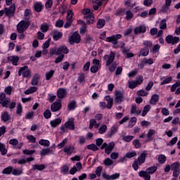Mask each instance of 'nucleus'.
I'll return each instance as SVG.
<instances>
[{
	"label": "nucleus",
	"instance_id": "1",
	"mask_svg": "<svg viewBox=\"0 0 180 180\" xmlns=\"http://www.w3.org/2000/svg\"><path fill=\"white\" fill-rule=\"evenodd\" d=\"M121 37L122 34H117L115 35H112L111 37H107L105 41L112 43L113 49H121L122 53L126 55L127 58H131V57H134V54H133V53H129L130 49L124 47V46H126L124 42L120 41L117 43V40H119Z\"/></svg>",
	"mask_w": 180,
	"mask_h": 180
},
{
	"label": "nucleus",
	"instance_id": "2",
	"mask_svg": "<svg viewBox=\"0 0 180 180\" xmlns=\"http://www.w3.org/2000/svg\"><path fill=\"white\" fill-rule=\"evenodd\" d=\"M147 158V151L144 150L136 160H135L132 164V168L134 171H139L140 165H143L146 162Z\"/></svg>",
	"mask_w": 180,
	"mask_h": 180
},
{
	"label": "nucleus",
	"instance_id": "3",
	"mask_svg": "<svg viewBox=\"0 0 180 180\" xmlns=\"http://www.w3.org/2000/svg\"><path fill=\"white\" fill-rule=\"evenodd\" d=\"M158 167L157 166H152L148 167L146 171H141L139 172V176L141 178H143L145 180H150L151 176H150V174H154L155 171H157Z\"/></svg>",
	"mask_w": 180,
	"mask_h": 180
},
{
	"label": "nucleus",
	"instance_id": "4",
	"mask_svg": "<svg viewBox=\"0 0 180 180\" xmlns=\"http://www.w3.org/2000/svg\"><path fill=\"white\" fill-rule=\"evenodd\" d=\"M30 22L27 20H21L17 25V30L18 33H22L29 27Z\"/></svg>",
	"mask_w": 180,
	"mask_h": 180
},
{
	"label": "nucleus",
	"instance_id": "5",
	"mask_svg": "<svg viewBox=\"0 0 180 180\" xmlns=\"http://www.w3.org/2000/svg\"><path fill=\"white\" fill-rule=\"evenodd\" d=\"M105 148V154H110L112 151L113 150V148H115V143L113 142H110L108 144L106 143H103L101 146V150H103Z\"/></svg>",
	"mask_w": 180,
	"mask_h": 180
},
{
	"label": "nucleus",
	"instance_id": "6",
	"mask_svg": "<svg viewBox=\"0 0 180 180\" xmlns=\"http://www.w3.org/2000/svg\"><path fill=\"white\" fill-rule=\"evenodd\" d=\"M142 82H143V76H139L136 78V81H129L128 82L129 88H130V89H134V88H136L137 85L141 84Z\"/></svg>",
	"mask_w": 180,
	"mask_h": 180
},
{
	"label": "nucleus",
	"instance_id": "7",
	"mask_svg": "<svg viewBox=\"0 0 180 180\" xmlns=\"http://www.w3.org/2000/svg\"><path fill=\"white\" fill-rule=\"evenodd\" d=\"M81 41V35L77 32H74L73 34L69 38L70 44H78Z\"/></svg>",
	"mask_w": 180,
	"mask_h": 180
},
{
	"label": "nucleus",
	"instance_id": "8",
	"mask_svg": "<svg viewBox=\"0 0 180 180\" xmlns=\"http://www.w3.org/2000/svg\"><path fill=\"white\" fill-rule=\"evenodd\" d=\"M9 102H11V100L6 98V94H5V93H1L0 105H1L3 108H8V103H9Z\"/></svg>",
	"mask_w": 180,
	"mask_h": 180
},
{
	"label": "nucleus",
	"instance_id": "9",
	"mask_svg": "<svg viewBox=\"0 0 180 180\" xmlns=\"http://www.w3.org/2000/svg\"><path fill=\"white\" fill-rule=\"evenodd\" d=\"M18 75H22L25 78H29L30 77V70H29L27 66H24L21 68L18 71Z\"/></svg>",
	"mask_w": 180,
	"mask_h": 180
},
{
	"label": "nucleus",
	"instance_id": "10",
	"mask_svg": "<svg viewBox=\"0 0 180 180\" xmlns=\"http://www.w3.org/2000/svg\"><path fill=\"white\" fill-rule=\"evenodd\" d=\"M103 58L106 61L107 67H109V65H110V64L112 63L113 60H115V52L111 51L110 55L104 56Z\"/></svg>",
	"mask_w": 180,
	"mask_h": 180
},
{
	"label": "nucleus",
	"instance_id": "11",
	"mask_svg": "<svg viewBox=\"0 0 180 180\" xmlns=\"http://www.w3.org/2000/svg\"><path fill=\"white\" fill-rule=\"evenodd\" d=\"M115 102L116 103H122L123 101V94L120 91H115Z\"/></svg>",
	"mask_w": 180,
	"mask_h": 180
},
{
	"label": "nucleus",
	"instance_id": "12",
	"mask_svg": "<svg viewBox=\"0 0 180 180\" xmlns=\"http://www.w3.org/2000/svg\"><path fill=\"white\" fill-rule=\"evenodd\" d=\"M65 127L69 129V130H74L75 126L74 125V118H69L65 123Z\"/></svg>",
	"mask_w": 180,
	"mask_h": 180
},
{
	"label": "nucleus",
	"instance_id": "13",
	"mask_svg": "<svg viewBox=\"0 0 180 180\" xmlns=\"http://www.w3.org/2000/svg\"><path fill=\"white\" fill-rule=\"evenodd\" d=\"M57 96L59 99H64L67 96V90L64 88H59L57 90Z\"/></svg>",
	"mask_w": 180,
	"mask_h": 180
},
{
	"label": "nucleus",
	"instance_id": "14",
	"mask_svg": "<svg viewBox=\"0 0 180 180\" xmlns=\"http://www.w3.org/2000/svg\"><path fill=\"white\" fill-rule=\"evenodd\" d=\"M136 155L137 153L136 151L128 152L126 153L125 157L120 159V162H123L126 158H134V157H136Z\"/></svg>",
	"mask_w": 180,
	"mask_h": 180
},
{
	"label": "nucleus",
	"instance_id": "15",
	"mask_svg": "<svg viewBox=\"0 0 180 180\" xmlns=\"http://www.w3.org/2000/svg\"><path fill=\"white\" fill-rule=\"evenodd\" d=\"M62 106L61 102H55L51 104V112H58V110L61 109Z\"/></svg>",
	"mask_w": 180,
	"mask_h": 180
},
{
	"label": "nucleus",
	"instance_id": "16",
	"mask_svg": "<svg viewBox=\"0 0 180 180\" xmlns=\"http://www.w3.org/2000/svg\"><path fill=\"white\" fill-rule=\"evenodd\" d=\"M1 119L2 122L6 123V122H9V120H11V115H9V112L6 111L2 112L1 114Z\"/></svg>",
	"mask_w": 180,
	"mask_h": 180
},
{
	"label": "nucleus",
	"instance_id": "17",
	"mask_svg": "<svg viewBox=\"0 0 180 180\" xmlns=\"http://www.w3.org/2000/svg\"><path fill=\"white\" fill-rule=\"evenodd\" d=\"M87 25H92L94 22H95V16L94 15L93 13H91L88 15L84 16Z\"/></svg>",
	"mask_w": 180,
	"mask_h": 180
},
{
	"label": "nucleus",
	"instance_id": "18",
	"mask_svg": "<svg viewBox=\"0 0 180 180\" xmlns=\"http://www.w3.org/2000/svg\"><path fill=\"white\" fill-rule=\"evenodd\" d=\"M147 29L146 28V26L144 25H140L136 27L134 32L136 34H140V33H146Z\"/></svg>",
	"mask_w": 180,
	"mask_h": 180
},
{
	"label": "nucleus",
	"instance_id": "19",
	"mask_svg": "<svg viewBox=\"0 0 180 180\" xmlns=\"http://www.w3.org/2000/svg\"><path fill=\"white\" fill-rule=\"evenodd\" d=\"M53 38V40L57 41V40H60L63 37V32L58 31V30H53L52 32Z\"/></svg>",
	"mask_w": 180,
	"mask_h": 180
},
{
	"label": "nucleus",
	"instance_id": "20",
	"mask_svg": "<svg viewBox=\"0 0 180 180\" xmlns=\"http://www.w3.org/2000/svg\"><path fill=\"white\" fill-rule=\"evenodd\" d=\"M105 4V5H106V2H108L107 0H96L95 1V4L93 6V8L94 9V11H98V9H99V7L102 6V4Z\"/></svg>",
	"mask_w": 180,
	"mask_h": 180
},
{
	"label": "nucleus",
	"instance_id": "21",
	"mask_svg": "<svg viewBox=\"0 0 180 180\" xmlns=\"http://www.w3.org/2000/svg\"><path fill=\"white\" fill-rule=\"evenodd\" d=\"M15 5H11L9 8H5L4 12L7 16H12L15 13Z\"/></svg>",
	"mask_w": 180,
	"mask_h": 180
},
{
	"label": "nucleus",
	"instance_id": "22",
	"mask_svg": "<svg viewBox=\"0 0 180 180\" xmlns=\"http://www.w3.org/2000/svg\"><path fill=\"white\" fill-rule=\"evenodd\" d=\"M74 146L72 145H69V146H66L64 148V153H65L66 154H68V155H71V154H72V153H74Z\"/></svg>",
	"mask_w": 180,
	"mask_h": 180
},
{
	"label": "nucleus",
	"instance_id": "23",
	"mask_svg": "<svg viewBox=\"0 0 180 180\" xmlns=\"http://www.w3.org/2000/svg\"><path fill=\"white\" fill-rule=\"evenodd\" d=\"M50 124L51 127H57V126H59L61 124V119L60 118H57L55 120H53L50 122Z\"/></svg>",
	"mask_w": 180,
	"mask_h": 180
},
{
	"label": "nucleus",
	"instance_id": "24",
	"mask_svg": "<svg viewBox=\"0 0 180 180\" xmlns=\"http://www.w3.org/2000/svg\"><path fill=\"white\" fill-rule=\"evenodd\" d=\"M9 61L12 63L13 65H18V61H19V56H11L8 57Z\"/></svg>",
	"mask_w": 180,
	"mask_h": 180
},
{
	"label": "nucleus",
	"instance_id": "25",
	"mask_svg": "<svg viewBox=\"0 0 180 180\" xmlns=\"http://www.w3.org/2000/svg\"><path fill=\"white\" fill-rule=\"evenodd\" d=\"M43 4L40 2H36L34 4V9L36 12H41V9H43Z\"/></svg>",
	"mask_w": 180,
	"mask_h": 180
},
{
	"label": "nucleus",
	"instance_id": "26",
	"mask_svg": "<svg viewBox=\"0 0 180 180\" xmlns=\"http://www.w3.org/2000/svg\"><path fill=\"white\" fill-rule=\"evenodd\" d=\"M153 63H154V61L151 58H150V59L144 58L142 60V62L140 65V67H141V68H143V67H144V65H146V64H149L150 65H151V64H153Z\"/></svg>",
	"mask_w": 180,
	"mask_h": 180
},
{
	"label": "nucleus",
	"instance_id": "27",
	"mask_svg": "<svg viewBox=\"0 0 180 180\" xmlns=\"http://www.w3.org/2000/svg\"><path fill=\"white\" fill-rule=\"evenodd\" d=\"M119 129V125L115 124L113 125L109 132V136L111 137V136H113V134H116L117 132V130Z\"/></svg>",
	"mask_w": 180,
	"mask_h": 180
},
{
	"label": "nucleus",
	"instance_id": "28",
	"mask_svg": "<svg viewBox=\"0 0 180 180\" xmlns=\"http://www.w3.org/2000/svg\"><path fill=\"white\" fill-rule=\"evenodd\" d=\"M49 154H53V150H51L50 148H44L40 151V155L41 157L49 155Z\"/></svg>",
	"mask_w": 180,
	"mask_h": 180
},
{
	"label": "nucleus",
	"instance_id": "29",
	"mask_svg": "<svg viewBox=\"0 0 180 180\" xmlns=\"http://www.w3.org/2000/svg\"><path fill=\"white\" fill-rule=\"evenodd\" d=\"M51 56H58L60 54H61V49H60V48L56 49V48H53L50 50L49 51Z\"/></svg>",
	"mask_w": 180,
	"mask_h": 180
},
{
	"label": "nucleus",
	"instance_id": "30",
	"mask_svg": "<svg viewBox=\"0 0 180 180\" xmlns=\"http://www.w3.org/2000/svg\"><path fill=\"white\" fill-rule=\"evenodd\" d=\"M22 113H23V107H22V104L18 103L16 106V115L18 116H22Z\"/></svg>",
	"mask_w": 180,
	"mask_h": 180
},
{
	"label": "nucleus",
	"instance_id": "31",
	"mask_svg": "<svg viewBox=\"0 0 180 180\" xmlns=\"http://www.w3.org/2000/svg\"><path fill=\"white\" fill-rule=\"evenodd\" d=\"M13 171V167L12 166H9L8 167H6L2 171V174H4L5 175H11Z\"/></svg>",
	"mask_w": 180,
	"mask_h": 180
},
{
	"label": "nucleus",
	"instance_id": "32",
	"mask_svg": "<svg viewBox=\"0 0 180 180\" xmlns=\"http://www.w3.org/2000/svg\"><path fill=\"white\" fill-rule=\"evenodd\" d=\"M53 75H54V70H51L45 73V77L46 81H50L51 79L53 78Z\"/></svg>",
	"mask_w": 180,
	"mask_h": 180
},
{
	"label": "nucleus",
	"instance_id": "33",
	"mask_svg": "<svg viewBox=\"0 0 180 180\" xmlns=\"http://www.w3.org/2000/svg\"><path fill=\"white\" fill-rule=\"evenodd\" d=\"M131 113L134 115H140L141 113V110L136 108V105H132L131 108Z\"/></svg>",
	"mask_w": 180,
	"mask_h": 180
},
{
	"label": "nucleus",
	"instance_id": "34",
	"mask_svg": "<svg viewBox=\"0 0 180 180\" xmlns=\"http://www.w3.org/2000/svg\"><path fill=\"white\" fill-rule=\"evenodd\" d=\"M171 82H172V77L169 76L168 77L165 78L161 82H160V85H165V84H170Z\"/></svg>",
	"mask_w": 180,
	"mask_h": 180
},
{
	"label": "nucleus",
	"instance_id": "35",
	"mask_svg": "<svg viewBox=\"0 0 180 180\" xmlns=\"http://www.w3.org/2000/svg\"><path fill=\"white\" fill-rule=\"evenodd\" d=\"M180 169V163L179 162H174V163H172L171 165V170H178Z\"/></svg>",
	"mask_w": 180,
	"mask_h": 180
},
{
	"label": "nucleus",
	"instance_id": "36",
	"mask_svg": "<svg viewBox=\"0 0 180 180\" xmlns=\"http://www.w3.org/2000/svg\"><path fill=\"white\" fill-rule=\"evenodd\" d=\"M39 144L44 147H49V146H50V141L46 139H41L39 141Z\"/></svg>",
	"mask_w": 180,
	"mask_h": 180
},
{
	"label": "nucleus",
	"instance_id": "37",
	"mask_svg": "<svg viewBox=\"0 0 180 180\" xmlns=\"http://www.w3.org/2000/svg\"><path fill=\"white\" fill-rule=\"evenodd\" d=\"M157 102H158V95L154 94L152 96L150 103L151 105H157Z\"/></svg>",
	"mask_w": 180,
	"mask_h": 180
},
{
	"label": "nucleus",
	"instance_id": "38",
	"mask_svg": "<svg viewBox=\"0 0 180 180\" xmlns=\"http://www.w3.org/2000/svg\"><path fill=\"white\" fill-rule=\"evenodd\" d=\"M36 91H37V87L31 86L25 91V95H30V94H33V92H36Z\"/></svg>",
	"mask_w": 180,
	"mask_h": 180
},
{
	"label": "nucleus",
	"instance_id": "39",
	"mask_svg": "<svg viewBox=\"0 0 180 180\" xmlns=\"http://www.w3.org/2000/svg\"><path fill=\"white\" fill-rule=\"evenodd\" d=\"M107 130H108V126H106L105 124H103L99 127L98 133L99 134H105Z\"/></svg>",
	"mask_w": 180,
	"mask_h": 180
},
{
	"label": "nucleus",
	"instance_id": "40",
	"mask_svg": "<svg viewBox=\"0 0 180 180\" xmlns=\"http://www.w3.org/2000/svg\"><path fill=\"white\" fill-rule=\"evenodd\" d=\"M103 164L105 165V167H110V165H113V160L109 158H107L103 160Z\"/></svg>",
	"mask_w": 180,
	"mask_h": 180
},
{
	"label": "nucleus",
	"instance_id": "41",
	"mask_svg": "<svg viewBox=\"0 0 180 180\" xmlns=\"http://www.w3.org/2000/svg\"><path fill=\"white\" fill-rule=\"evenodd\" d=\"M166 161H167V156H165V155H159L158 162L160 164H165Z\"/></svg>",
	"mask_w": 180,
	"mask_h": 180
},
{
	"label": "nucleus",
	"instance_id": "42",
	"mask_svg": "<svg viewBox=\"0 0 180 180\" xmlns=\"http://www.w3.org/2000/svg\"><path fill=\"white\" fill-rule=\"evenodd\" d=\"M150 109H151V106L150 105H146L143 108V110L141 113V116H143V117L146 116V115H147V113H148V112H150Z\"/></svg>",
	"mask_w": 180,
	"mask_h": 180
},
{
	"label": "nucleus",
	"instance_id": "43",
	"mask_svg": "<svg viewBox=\"0 0 180 180\" xmlns=\"http://www.w3.org/2000/svg\"><path fill=\"white\" fill-rule=\"evenodd\" d=\"M160 30H167V19L164 18L160 21Z\"/></svg>",
	"mask_w": 180,
	"mask_h": 180
},
{
	"label": "nucleus",
	"instance_id": "44",
	"mask_svg": "<svg viewBox=\"0 0 180 180\" xmlns=\"http://www.w3.org/2000/svg\"><path fill=\"white\" fill-rule=\"evenodd\" d=\"M23 172V169H13V175L15 176H18L19 175H22Z\"/></svg>",
	"mask_w": 180,
	"mask_h": 180
},
{
	"label": "nucleus",
	"instance_id": "45",
	"mask_svg": "<svg viewBox=\"0 0 180 180\" xmlns=\"http://www.w3.org/2000/svg\"><path fill=\"white\" fill-rule=\"evenodd\" d=\"M45 168L44 165H34L32 166V169L36 170L37 169L38 171H43Z\"/></svg>",
	"mask_w": 180,
	"mask_h": 180
},
{
	"label": "nucleus",
	"instance_id": "46",
	"mask_svg": "<svg viewBox=\"0 0 180 180\" xmlns=\"http://www.w3.org/2000/svg\"><path fill=\"white\" fill-rule=\"evenodd\" d=\"M40 78V76L39 75H35L32 80L31 82L32 85H37L39 84V79Z\"/></svg>",
	"mask_w": 180,
	"mask_h": 180
},
{
	"label": "nucleus",
	"instance_id": "47",
	"mask_svg": "<svg viewBox=\"0 0 180 180\" xmlns=\"http://www.w3.org/2000/svg\"><path fill=\"white\" fill-rule=\"evenodd\" d=\"M124 6H127V8H134L136 6V3L131 4L130 0H125L124 1Z\"/></svg>",
	"mask_w": 180,
	"mask_h": 180
},
{
	"label": "nucleus",
	"instance_id": "48",
	"mask_svg": "<svg viewBox=\"0 0 180 180\" xmlns=\"http://www.w3.org/2000/svg\"><path fill=\"white\" fill-rule=\"evenodd\" d=\"M0 152L1 153L2 155H6L8 153V150L5 148V145L4 143H0Z\"/></svg>",
	"mask_w": 180,
	"mask_h": 180
},
{
	"label": "nucleus",
	"instance_id": "49",
	"mask_svg": "<svg viewBox=\"0 0 180 180\" xmlns=\"http://www.w3.org/2000/svg\"><path fill=\"white\" fill-rule=\"evenodd\" d=\"M137 123V118L131 117L129 122L128 127H133Z\"/></svg>",
	"mask_w": 180,
	"mask_h": 180
},
{
	"label": "nucleus",
	"instance_id": "50",
	"mask_svg": "<svg viewBox=\"0 0 180 180\" xmlns=\"http://www.w3.org/2000/svg\"><path fill=\"white\" fill-rule=\"evenodd\" d=\"M49 25L47 23H43L40 29L43 32V33H46L49 30Z\"/></svg>",
	"mask_w": 180,
	"mask_h": 180
},
{
	"label": "nucleus",
	"instance_id": "51",
	"mask_svg": "<svg viewBox=\"0 0 180 180\" xmlns=\"http://www.w3.org/2000/svg\"><path fill=\"white\" fill-rule=\"evenodd\" d=\"M148 53H150V51H149L147 48L142 49L140 51V54H141V56H142L143 57H146V56H148Z\"/></svg>",
	"mask_w": 180,
	"mask_h": 180
},
{
	"label": "nucleus",
	"instance_id": "52",
	"mask_svg": "<svg viewBox=\"0 0 180 180\" xmlns=\"http://www.w3.org/2000/svg\"><path fill=\"white\" fill-rule=\"evenodd\" d=\"M137 95L139 96H147L148 95V91H146V90H139L137 91Z\"/></svg>",
	"mask_w": 180,
	"mask_h": 180
},
{
	"label": "nucleus",
	"instance_id": "53",
	"mask_svg": "<svg viewBox=\"0 0 180 180\" xmlns=\"http://www.w3.org/2000/svg\"><path fill=\"white\" fill-rule=\"evenodd\" d=\"M125 14H126L125 19L127 20H130V19L133 18V13H131L130 10L127 11Z\"/></svg>",
	"mask_w": 180,
	"mask_h": 180
},
{
	"label": "nucleus",
	"instance_id": "54",
	"mask_svg": "<svg viewBox=\"0 0 180 180\" xmlns=\"http://www.w3.org/2000/svg\"><path fill=\"white\" fill-rule=\"evenodd\" d=\"M107 98L108 99V103H107L106 108L108 109H112V106L113 105V99L110 98V97L109 96H108Z\"/></svg>",
	"mask_w": 180,
	"mask_h": 180
},
{
	"label": "nucleus",
	"instance_id": "55",
	"mask_svg": "<svg viewBox=\"0 0 180 180\" xmlns=\"http://www.w3.org/2000/svg\"><path fill=\"white\" fill-rule=\"evenodd\" d=\"M103 26H105V20H103V19L98 20V21L97 22L98 29H102V27H103Z\"/></svg>",
	"mask_w": 180,
	"mask_h": 180
},
{
	"label": "nucleus",
	"instance_id": "56",
	"mask_svg": "<svg viewBox=\"0 0 180 180\" xmlns=\"http://www.w3.org/2000/svg\"><path fill=\"white\" fill-rule=\"evenodd\" d=\"M68 141V140L67 139H64L61 143L58 144V146H57L58 148H59V149L63 148V147H64V146H65V144H67Z\"/></svg>",
	"mask_w": 180,
	"mask_h": 180
},
{
	"label": "nucleus",
	"instance_id": "57",
	"mask_svg": "<svg viewBox=\"0 0 180 180\" xmlns=\"http://www.w3.org/2000/svg\"><path fill=\"white\" fill-rule=\"evenodd\" d=\"M27 140H28L29 143H36V137L33 135L27 136Z\"/></svg>",
	"mask_w": 180,
	"mask_h": 180
},
{
	"label": "nucleus",
	"instance_id": "58",
	"mask_svg": "<svg viewBox=\"0 0 180 180\" xmlns=\"http://www.w3.org/2000/svg\"><path fill=\"white\" fill-rule=\"evenodd\" d=\"M69 110H74L75 109V101H70L68 105Z\"/></svg>",
	"mask_w": 180,
	"mask_h": 180
},
{
	"label": "nucleus",
	"instance_id": "59",
	"mask_svg": "<svg viewBox=\"0 0 180 180\" xmlns=\"http://www.w3.org/2000/svg\"><path fill=\"white\" fill-rule=\"evenodd\" d=\"M74 15V13L71 10L68 11L67 12V20H72V15Z\"/></svg>",
	"mask_w": 180,
	"mask_h": 180
},
{
	"label": "nucleus",
	"instance_id": "60",
	"mask_svg": "<svg viewBox=\"0 0 180 180\" xmlns=\"http://www.w3.org/2000/svg\"><path fill=\"white\" fill-rule=\"evenodd\" d=\"M24 16H25V20H29V19H30V10L29 9L25 10L24 12Z\"/></svg>",
	"mask_w": 180,
	"mask_h": 180
},
{
	"label": "nucleus",
	"instance_id": "61",
	"mask_svg": "<svg viewBox=\"0 0 180 180\" xmlns=\"http://www.w3.org/2000/svg\"><path fill=\"white\" fill-rule=\"evenodd\" d=\"M55 25L56 27H63V26L64 25V21L59 19L56 20Z\"/></svg>",
	"mask_w": 180,
	"mask_h": 180
},
{
	"label": "nucleus",
	"instance_id": "62",
	"mask_svg": "<svg viewBox=\"0 0 180 180\" xmlns=\"http://www.w3.org/2000/svg\"><path fill=\"white\" fill-rule=\"evenodd\" d=\"M87 148H88V150H91L92 151H97L98 146H96V145L92 143V144L88 145Z\"/></svg>",
	"mask_w": 180,
	"mask_h": 180
},
{
	"label": "nucleus",
	"instance_id": "63",
	"mask_svg": "<svg viewBox=\"0 0 180 180\" xmlns=\"http://www.w3.org/2000/svg\"><path fill=\"white\" fill-rule=\"evenodd\" d=\"M44 116L45 119H50L51 117V111L50 110H46L44 112Z\"/></svg>",
	"mask_w": 180,
	"mask_h": 180
},
{
	"label": "nucleus",
	"instance_id": "64",
	"mask_svg": "<svg viewBox=\"0 0 180 180\" xmlns=\"http://www.w3.org/2000/svg\"><path fill=\"white\" fill-rule=\"evenodd\" d=\"M154 134H155V130L154 129H150L148 131V134H147V137L148 139H150L153 137V136H154Z\"/></svg>",
	"mask_w": 180,
	"mask_h": 180
}]
</instances>
